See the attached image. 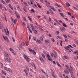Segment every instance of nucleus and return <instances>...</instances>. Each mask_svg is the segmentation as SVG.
<instances>
[{
    "label": "nucleus",
    "mask_w": 78,
    "mask_h": 78,
    "mask_svg": "<svg viewBox=\"0 0 78 78\" xmlns=\"http://www.w3.org/2000/svg\"><path fill=\"white\" fill-rule=\"evenodd\" d=\"M49 8L51 9V8H53V7L51 6L50 5H49Z\"/></svg>",
    "instance_id": "nucleus-62"
},
{
    "label": "nucleus",
    "mask_w": 78,
    "mask_h": 78,
    "mask_svg": "<svg viewBox=\"0 0 78 78\" xmlns=\"http://www.w3.org/2000/svg\"><path fill=\"white\" fill-rule=\"evenodd\" d=\"M53 52L55 53V54L53 53H51V56L54 58L55 59L57 58V53L56 52V51L54 50L53 51Z\"/></svg>",
    "instance_id": "nucleus-1"
},
{
    "label": "nucleus",
    "mask_w": 78,
    "mask_h": 78,
    "mask_svg": "<svg viewBox=\"0 0 78 78\" xmlns=\"http://www.w3.org/2000/svg\"><path fill=\"white\" fill-rule=\"evenodd\" d=\"M33 64L34 65V66L35 69H36V66H35V65L34 63H33Z\"/></svg>",
    "instance_id": "nucleus-63"
},
{
    "label": "nucleus",
    "mask_w": 78,
    "mask_h": 78,
    "mask_svg": "<svg viewBox=\"0 0 78 78\" xmlns=\"http://www.w3.org/2000/svg\"><path fill=\"white\" fill-rule=\"evenodd\" d=\"M12 53H13L14 55H16V52H14V51L13 50H12L11 51H10Z\"/></svg>",
    "instance_id": "nucleus-13"
},
{
    "label": "nucleus",
    "mask_w": 78,
    "mask_h": 78,
    "mask_svg": "<svg viewBox=\"0 0 78 78\" xmlns=\"http://www.w3.org/2000/svg\"><path fill=\"white\" fill-rule=\"evenodd\" d=\"M42 56L43 57V58H45V55H44L43 54H42Z\"/></svg>",
    "instance_id": "nucleus-50"
},
{
    "label": "nucleus",
    "mask_w": 78,
    "mask_h": 78,
    "mask_svg": "<svg viewBox=\"0 0 78 78\" xmlns=\"http://www.w3.org/2000/svg\"><path fill=\"white\" fill-rule=\"evenodd\" d=\"M31 35H30L29 36V40H30V39H31Z\"/></svg>",
    "instance_id": "nucleus-53"
},
{
    "label": "nucleus",
    "mask_w": 78,
    "mask_h": 78,
    "mask_svg": "<svg viewBox=\"0 0 78 78\" xmlns=\"http://www.w3.org/2000/svg\"><path fill=\"white\" fill-rule=\"evenodd\" d=\"M33 31H34V32L35 33V34H37V32L36 30H34Z\"/></svg>",
    "instance_id": "nucleus-30"
},
{
    "label": "nucleus",
    "mask_w": 78,
    "mask_h": 78,
    "mask_svg": "<svg viewBox=\"0 0 78 78\" xmlns=\"http://www.w3.org/2000/svg\"><path fill=\"white\" fill-rule=\"evenodd\" d=\"M56 63L57 64V65H58V66H59V67H61V65H60V64H59V63H58V62H56Z\"/></svg>",
    "instance_id": "nucleus-19"
},
{
    "label": "nucleus",
    "mask_w": 78,
    "mask_h": 78,
    "mask_svg": "<svg viewBox=\"0 0 78 78\" xmlns=\"http://www.w3.org/2000/svg\"><path fill=\"white\" fill-rule=\"evenodd\" d=\"M23 19L24 20V21L27 22V20L25 18V17H24Z\"/></svg>",
    "instance_id": "nucleus-46"
},
{
    "label": "nucleus",
    "mask_w": 78,
    "mask_h": 78,
    "mask_svg": "<svg viewBox=\"0 0 78 78\" xmlns=\"http://www.w3.org/2000/svg\"><path fill=\"white\" fill-rule=\"evenodd\" d=\"M41 70L43 73H44L45 74V72L43 70V69H41Z\"/></svg>",
    "instance_id": "nucleus-36"
},
{
    "label": "nucleus",
    "mask_w": 78,
    "mask_h": 78,
    "mask_svg": "<svg viewBox=\"0 0 78 78\" xmlns=\"http://www.w3.org/2000/svg\"><path fill=\"white\" fill-rule=\"evenodd\" d=\"M60 30L62 31H65L66 30V28H65V27H63V28H62V27H60Z\"/></svg>",
    "instance_id": "nucleus-9"
},
{
    "label": "nucleus",
    "mask_w": 78,
    "mask_h": 78,
    "mask_svg": "<svg viewBox=\"0 0 78 78\" xmlns=\"http://www.w3.org/2000/svg\"><path fill=\"white\" fill-rule=\"evenodd\" d=\"M5 57L6 58V59L7 61L9 62H11V58H9V57L8 56H5Z\"/></svg>",
    "instance_id": "nucleus-5"
},
{
    "label": "nucleus",
    "mask_w": 78,
    "mask_h": 78,
    "mask_svg": "<svg viewBox=\"0 0 78 78\" xmlns=\"http://www.w3.org/2000/svg\"><path fill=\"white\" fill-rule=\"evenodd\" d=\"M5 41H9V40H8V38L7 37H6L5 38V39H4Z\"/></svg>",
    "instance_id": "nucleus-15"
},
{
    "label": "nucleus",
    "mask_w": 78,
    "mask_h": 78,
    "mask_svg": "<svg viewBox=\"0 0 78 78\" xmlns=\"http://www.w3.org/2000/svg\"><path fill=\"white\" fill-rule=\"evenodd\" d=\"M37 3V5L38 6V7H39V8H41V5H39V4H38V3Z\"/></svg>",
    "instance_id": "nucleus-18"
},
{
    "label": "nucleus",
    "mask_w": 78,
    "mask_h": 78,
    "mask_svg": "<svg viewBox=\"0 0 78 78\" xmlns=\"http://www.w3.org/2000/svg\"><path fill=\"white\" fill-rule=\"evenodd\" d=\"M66 68L67 69H68V70L69 69V67H68V66H67V65H65Z\"/></svg>",
    "instance_id": "nucleus-33"
},
{
    "label": "nucleus",
    "mask_w": 78,
    "mask_h": 78,
    "mask_svg": "<svg viewBox=\"0 0 78 78\" xmlns=\"http://www.w3.org/2000/svg\"><path fill=\"white\" fill-rule=\"evenodd\" d=\"M58 37V38H59V39H62V38L61 37V36H57Z\"/></svg>",
    "instance_id": "nucleus-41"
},
{
    "label": "nucleus",
    "mask_w": 78,
    "mask_h": 78,
    "mask_svg": "<svg viewBox=\"0 0 78 78\" xmlns=\"http://www.w3.org/2000/svg\"><path fill=\"white\" fill-rule=\"evenodd\" d=\"M40 40L41 41H42H42H44V39H43V38H42V37H41L40 38Z\"/></svg>",
    "instance_id": "nucleus-25"
},
{
    "label": "nucleus",
    "mask_w": 78,
    "mask_h": 78,
    "mask_svg": "<svg viewBox=\"0 0 78 78\" xmlns=\"http://www.w3.org/2000/svg\"><path fill=\"white\" fill-rule=\"evenodd\" d=\"M67 13L70 16H72V14H71V13L69 12H67Z\"/></svg>",
    "instance_id": "nucleus-26"
},
{
    "label": "nucleus",
    "mask_w": 78,
    "mask_h": 78,
    "mask_svg": "<svg viewBox=\"0 0 78 78\" xmlns=\"http://www.w3.org/2000/svg\"><path fill=\"white\" fill-rule=\"evenodd\" d=\"M19 49L20 50H22V45H21V44L19 45Z\"/></svg>",
    "instance_id": "nucleus-8"
},
{
    "label": "nucleus",
    "mask_w": 78,
    "mask_h": 78,
    "mask_svg": "<svg viewBox=\"0 0 78 78\" xmlns=\"http://www.w3.org/2000/svg\"><path fill=\"white\" fill-rule=\"evenodd\" d=\"M37 42H38V43H39V44L41 43V41H40L39 40H37Z\"/></svg>",
    "instance_id": "nucleus-20"
},
{
    "label": "nucleus",
    "mask_w": 78,
    "mask_h": 78,
    "mask_svg": "<svg viewBox=\"0 0 78 78\" xmlns=\"http://www.w3.org/2000/svg\"><path fill=\"white\" fill-rule=\"evenodd\" d=\"M68 46H69V47H70L71 48H73V47H72V45H68Z\"/></svg>",
    "instance_id": "nucleus-59"
},
{
    "label": "nucleus",
    "mask_w": 78,
    "mask_h": 78,
    "mask_svg": "<svg viewBox=\"0 0 78 78\" xmlns=\"http://www.w3.org/2000/svg\"><path fill=\"white\" fill-rule=\"evenodd\" d=\"M23 24L24 26H25V25H26V24H25L24 22H23Z\"/></svg>",
    "instance_id": "nucleus-55"
},
{
    "label": "nucleus",
    "mask_w": 78,
    "mask_h": 78,
    "mask_svg": "<svg viewBox=\"0 0 78 78\" xmlns=\"http://www.w3.org/2000/svg\"><path fill=\"white\" fill-rule=\"evenodd\" d=\"M7 3H8L10 2V0H5Z\"/></svg>",
    "instance_id": "nucleus-21"
},
{
    "label": "nucleus",
    "mask_w": 78,
    "mask_h": 78,
    "mask_svg": "<svg viewBox=\"0 0 78 78\" xmlns=\"http://www.w3.org/2000/svg\"><path fill=\"white\" fill-rule=\"evenodd\" d=\"M9 31H7V32L6 33V35H7V36H8V34H9Z\"/></svg>",
    "instance_id": "nucleus-35"
},
{
    "label": "nucleus",
    "mask_w": 78,
    "mask_h": 78,
    "mask_svg": "<svg viewBox=\"0 0 78 78\" xmlns=\"http://www.w3.org/2000/svg\"><path fill=\"white\" fill-rule=\"evenodd\" d=\"M0 9H2L3 8V7L2 5L0 4Z\"/></svg>",
    "instance_id": "nucleus-40"
},
{
    "label": "nucleus",
    "mask_w": 78,
    "mask_h": 78,
    "mask_svg": "<svg viewBox=\"0 0 78 78\" xmlns=\"http://www.w3.org/2000/svg\"><path fill=\"white\" fill-rule=\"evenodd\" d=\"M24 4L25 5V6H28V5H27V3L25 2L24 3Z\"/></svg>",
    "instance_id": "nucleus-34"
},
{
    "label": "nucleus",
    "mask_w": 78,
    "mask_h": 78,
    "mask_svg": "<svg viewBox=\"0 0 78 78\" xmlns=\"http://www.w3.org/2000/svg\"><path fill=\"white\" fill-rule=\"evenodd\" d=\"M33 39L35 41H36V38L35 37H33Z\"/></svg>",
    "instance_id": "nucleus-60"
},
{
    "label": "nucleus",
    "mask_w": 78,
    "mask_h": 78,
    "mask_svg": "<svg viewBox=\"0 0 78 78\" xmlns=\"http://www.w3.org/2000/svg\"><path fill=\"white\" fill-rule=\"evenodd\" d=\"M69 72H70V73H71V74L73 73V72H72V70L69 69Z\"/></svg>",
    "instance_id": "nucleus-29"
},
{
    "label": "nucleus",
    "mask_w": 78,
    "mask_h": 78,
    "mask_svg": "<svg viewBox=\"0 0 78 78\" xmlns=\"http://www.w3.org/2000/svg\"><path fill=\"white\" fill-rule=\"evenodd\" d=\"M4 69L5 70H7V71H9V72H12V71L11 69H9V68H8L7 67H5Z\"/></svg>",
    "instance_id": "nucleus-4"
},
{
    "label": "nucleus",
    "mask_w": 78,
    "mask_h": 78,
    "mask_svg": "<svg viewBox=\"0 0 78 78\" xmlns=\"http://www.w3.org/2000/svg\"><path fill=\"white\" fill-rule=\"evenodd\" d=\"M28 18H29V20L31 21V18H30V17H29V16H28Z\"/></svg>",
    "instance_id": "nucleus-51"
},
{
    "label": "nucleus",
    "mask_w": 78,
    "mask_h": 78,
    "mask_svg": "<svg viewBox=\"0 0 78 78\" xmlns=\"http://www.w3.org/2000/svg\"><path fill=\"white\" fill-rule=\"evenodd\" d=\"M27 27L28 28V29L29 30H30V27H29V26H27Z\"/></svg>",
    "instance_id": "nucleus-45"
},
{
    "label": "nucleus",
    "mask_w": 78,
    "mask_h": 78,
    "mask_svg": "<svg viewBox=\"0 0 78 78\" xmlns=\"http://www.w3.org/2000/svg\"><path fill=\"white\" fill-rule=\"evenodd\" d=\"M9 6L10 7V8H12V6H11V5L10 4H9Z\"/></svg>",
    "instance_id": "nucleus-49"
},
{
    "label": "nucleus",
    "mask_w": 78,
    "mask_h": 78,
    "mask_svg": "<svg viewBox=\"0 0 78 78\" xmlns=\"http://www.w3.org/2000/svg\"><path fill=\"white\" fill-rule=\"evenodd\" d=\"M2 73L3 74H4L5 75H6V73H4L3 71H2Z\"/></svg>",
    "instance_id": "nucleus-32"
},
{
    "label": "nucleus",
    "mask_w": 78,
    "mask_h": 78,
    "mask_svg": "<svg viewBox=\"0 0 78 78\" xmlns=\"http://www.w3.org/2000/svg\"><path fill=\"white\" fill-rule=\"evenodd\" d=\"M55 5L56 6H57L58 7V8H61V6H60V5H58V4L56 3L55 4Z\"/></svg>",
    "instance_id": "nucleus-12"
},
{
    "label": "nucleus",
    "mask_w": 78,
    "mask_h": 78,
    "mask_svg": "<svg viewBox=\"0 0 78 78\" xmlns=\"http://www.w3.org/2000/svg\"><path fill=\"white\" fill-rule=\"evenodd\" d=\"M56 33L57 34V35L59 34V31H56Z\"/></svg>",
    "instance_id": "nucleus-44"
},
{
    "label": "nucleus",
    "mask_w": 78,
    "mask_h": 78,
    "mask_svg": "<svg viewBox=\"0 0 78 78\" xmlns=\"http://www.w3.org/2000/svg\"><path fill=\"white\" fill-rule=\"evenodd\" d=\"M16 22H17V19H15L14 21V23L15 24H16Z\"/></svg>",
    "instance_id": "nucleus-27"
},
{
    "label": "nucleus",
    "mask_w": 78,
    "mask_h": 78,
    "mask_svg": "<svg viewBox=\"0 0 78 78\" xmlns=\"http://www.w3.org/2000/svg\"><path fill=\"white\" fill-rule=\"evenodd\" d=\"M50 42V41H48V40H45V44H48V43H49V42Z\"/></svg>",
    "instance_id": "nucleus-16"
},
{
    "label": "nucleus",
    "mask_w": 78,
    "mask_h": 78,
    "mask_svg": "<svg viewBox=\"0 0 78 78\" xmlns=\"http://www.w3.org/2000/svg\"><path fill=\"white\" fill-rule=\"evenodd\" d=\"M39 28L40 30L42 31H44V30L42 29L41 28L39 27Z\"/></svg>",
    "instance_id": "nucleus-28"
},
{
    "label": "nucleus",
    "mask_w": 78,
    "mask_h": 78,
    "mask_svg": "<svg viewBox=\"0 0 78 78\" xmlns=\"http://www.w3.org/2000/svg\"><path fill=\"white\" fill-rule=\"evenodd\" d=\"M44 19H47V17L46 16L44 15Z\"/></svg>",
    "instance_id": "nucleus-52"
},
{
    "label": "nucleus",
    "mask_w": 78,
    "mask_h": 78,
    "mask_svg": "<svg viewBox=\"0 0 78 78\" xmlns=\"http://www.w3.org/2000/svg\"><path fill=\"white\" fill-rule=\"evenodd\" d=\"M26 69L27 70H30L29 69V68H28L27 67H26Z\"/></svg>",
    "instance_id": "nucleus-61"
},
{
    "label": "nucleus",
    "mask_w": 78,
    "mask_h": 78,
    "mask_svg": "<svg viewBox=\"0 0 78 78\" xmlns=\"http://www.w3.org/2000/svg\"><path fill=\"white\" fill-rule=\"evenodd\" d=\"M40 60L42 62H44V59H43V58L41 57L40 58Z\"/></svg>",
    "instance_id": "nucleus-10"
},
{
    "label": "nucleus",
    "mask_w": 78,
    "mask_h": 78,
    "mask_svg": "<svg viewBox=\"0 0 78 78\" xmlns=\"http://www.w3.org/2000/svg\"><path fill=\"white\" fill-rule=\"evenodd\" d=\"M63 26L65 27H67V26L66 25V24H65L64 23H63Z\"/></svg>",
    "instance_id": "nucleus-23"
},
{
    "label": "nucleus",
    "mask_w": 78,
    "mask_h": 78,
    "mask_svg": "<svg viewBox=\"0 0 78 78\" xmlns=\"http://www.w3.org/2000/svg\"><path fill=\"white\" fill-rule=\"evenodd\" d=\"M9 11L11 13V14H12V12L11 10H9Z\"/></svg>",
    "instance_id": "nucleus-57"
},
{
    "label": "nucleus",
    "mask_w": 78,
    "mask_h": 78,
    "mask_svg": "<svg viewBox=\"0 0 78 78\" xmlns=\"http://www.w3.org/2000/svg\"><path fill=\"white\" fill-rule=\"evenodd\" d=\"M71 76L72 78H75V76H73V74H71Z\"/></svg>",
    "instance_id": "nucleus-31"
},
{
    "label": "nucleus",
    "mask_w": 78,
    "mask_h": 78,
    "mask_svg": "<svg viewBox=\"0 0 78 78\" xmlns=\"http://www.w3.org/2000/svg\"><path fill=\"white\" fill-rule=\"evenodd\" d=\"M51 9H52V10H53L54 11H56V9H55L54 7L51 8Z\"/></svg>",
    "instance_id": "nucleus-39"
},
{
    "label": "nucleus",
    "mask_w": 78,
    "mask_h": 78,
    "mask_svg": "<svg viewBox=\"0 0 78 78\" xmlns=\"http://www.w3.org/2000/svg\"><path fill=\"white\" fill-rule=\"evenodd\" d=\"M66 5L67 6H70V4H69V3L68 2H66Z\"/></svg>",
    "instance_id": "nucleus-11"
},
{
    "label": "nucleus",
    "mask_w": 78,
    "mask_h": 78,
    "mask_svg": "<svg viewBox=\"0 0 78 78\" xmlns=\"http://www.w3.org/2000/svg\"><path fill=\"white\" fill-rule=\"evenodd\" d=\"M31 11H32V12H34V9H32L31 10Z\"/></svg>",
    "instance_id": "nucleus-43"
},
{
    "label": "nucleus",
    "mask_w": 78,
    "mask_h": 78,
    "mask_svg": "<svg viewBox=\"0 0 78 78\" xmlns=\"http://www.w3.org/2000/svg\"><path fill=\"white\" fill-rule=\"evenodd\" d=\"M65 73H69V72L68 71V70L67 69H65L64 71Z\"/></svg>",
    "instance_id": "nucleus-14"
},
{
    "label": "nucleus",
    "mask_w": 78,
    "mask_h": 78,
    "mask_svg": "<svg viewBox=\"0 0 78 78\" xmlns=\"http://www.w3.org/2000/svg\"><path fill=\"white\" fill-rule=\"evenodd\" d=\"M63 36L64 37H65V38H67V36L65 34H63Z\"/></svg>",
    "instance_id": "nucleus-37"
},
{
    "label": "nucleus",
    "mask_w": 78,
    "mask_h": 78,
    "mask_svg": "<svg viewBox=\"0 0 78 78\" xmlns=\"http://www.w3.org/2000/svg\"><path fill=\"white\" fill-rule=\"evenodd\" d=\"M23 56L24 58L25 59H26L27 61V62H30V59H29V58H28V57L26 55H25V54H24V55H23Z\"/></svg>",
    "instance_id": "nucleus-2"
},
{
    "label": "nucleus",
    "mask_w": 78,
    "mask_h": 78,
    "mask_svg": "<svg viewBox=\"0 0 78 78\" xmlns=\"http://www.w3.org/2000/svg\"><path fill=\"white\" fill-rule=\"evenodd\" d=\"M73 8H74V9H76V10H77V9L75 8V7L73 6Z\"/></svg>",
    "instance_id": "nucleus-56"
},
{
    "label": "nucleus",
    "mask_w": 78,
    "mask_h": 78,
    "mask_svg": "<svg viewBox=\"0 0 78 78\" xmlns=\"http://www.w3.org/2000/svg\"><path fill=\"white\" fill-rule=\"evenodd\" d=\"M32 53L34 55H36V52H35V51L34 50L32 51Z\"/></svg>",
    "instance_id": "nucleus-17"
},
{
    "label": "nucleus",
    "mask_w": 78,
    "mask_h": 78,
    "mask_svg": "<svg viewBox=\"0 0 78 78\" xmlns=\"http://www.w3.org/2000/svg\"><path fill=\"white\" fill-rule=\"evenodd\" d=\"M29 31L30 32V33H33V32H32V31L31 30V29L29 30Z\"/></svg>",
    "instance_id": "nucleus-54"
},
{
    "label": "nucleus",
    "mask_w": 78,
    "mask_h": 78,
    "mask_svg": "<svg viewBox=\"0 0 78 78\" xmlns=\"http://www.w3.org/2000/svg\"><path fill=\"white\" fill-rule=\"evenodd\" d=\"M22 45H25V43L24 42H23L22 43Z\"/></svg>",
    "instance_id": "nucleus-47"
},
{
    "label": "nucleus",
    "mask_w": 78,
    "mask_h": 78,
    "mask_svg": "<svg viewBox=\"0 0 78 78\" xmlns=\"http://www.w3.org/2000/svg\"><path fill=\"white\" fill-rule=\"evenodd\" d=\"M30 26H31L32 29L33 30H34V26H33V24H30Z\"/></svg>",
    "instance_id": "nucleus-6"
},
{
    "label": "nucleus",
    "mask_w": 78,
    "mask_h": 78,
    "mask_svg": "<svg viewBox=\"0 0 78 78\" xmlns=\"http://www.w3.org/2000/svg\"><path fill=\"white\" fill-rule=\"evenodd\" d=\"M13 2L14 3H15V4H17V2H16V1H14Z\"/></svg>",
    "instance_id": "nucleus-64"
},
{
    "label": "nucleus",
    "mask_w": 78,
    "mask_h": 78,
    "mask_svg": "<svg viewBox=\"0 0 78 78\" xmlns=\"http://www.w3.org/2000/svg\"><path fill=\"white\" fill-rule=\"evenodd\" d=\"M59 14L61 16H62V17H64V15H63V13H60Z\"/></svg>",
    "instance_id": "nucleus-24"
},
{
    "label": "nucleus",
    "mask_w": 78,
    "mask_h": 78,
    "mask_svg": "<svg viewBox=\"0 0 78 78\" xmlns=\"http://www.w3.org/2000/svg\"><path fill=\"white\" fill-rule=\"evenodd\" d=\"M29 50L30 52H31V51H33V50L30 49V48H29Z\"/></svg>",
    "instance_id": "nucleus-38"
},
{
    "label": "nucleus",
    "mask_w": 78,
    "mask_h": 78,
    "mask_svg": "<svg viewBox=\"0 0 78 78\" xmlns=\"http://www.w3.org/2000/svg\"><path fill=\"white\" fill-rule=\"evenodd\" d=\"M51 40L53 41V42H55V40H54V39H53V38H52Z\"/></svg>",
    "instance_id": "nucleus-58"
},
{
    "label": "nucleus",
    "mask_w": 78,
    "mask_h": 78,
    "mask_svg": "<svg viewBox=\"0 0 78 78\" xmlns=\"http://www.w3.org/2000/svg\"><path fill=\"white\" fill-rule=\"evenodd\" d=\"M16 16L17 18H18V19L20 18V16L19 15V14H17Z\"/></svg>",
    "instance_id": "nucleus-22"
},
{
    "label": "nucleus",
    "mask_w": 78,
    "mask_h": 78,
    "mask_svg": "<svg viewBox=\"0 0 78 78\" xmlns=\"http://www.w3.org/2000/svg\"><path fill=\"white\" fill-rule=\"evenodd\" d=\"M49 22H51V18H50V17H49Z\"/></svg>",
    "instance_id": "nucleus-42"
},
{
    "label": "nucleus",
    "mask_w": 78,
    "mask_h": 78,
    "mask_svg": "<svg viewBox=\"0 0 78 78\" xmlns=\"http://www.w3.org/2000/svg\"><path fill=\"white\" fill-rule=\"evenodd\" d=\"M52 63L54 64H56V62H55V61H53Z\"/></svg>",
    "instance_id": "nucleus-48"
},
{
    "label": "nucleus",
    "mask_w": 78,
    "mask_h": 78,
    "mask_svg": "<svg viewBox=\"0 0 78 78\" xmlns=\"http://www.w3.org/2000/svg\"><path fill=\"white\" fill-rule=\"evenodd\" d=\"M47 58H48V60H49L50 61L52 62V59L51 58L49 55L48 54H47Z\"/></svg>",
    "instance_id": "nucleus-3"
},
{
    "label": "nucleus",
    "mask_w": 78,
    "mask_h": 78,
    "mask_svg": "<svg viewBox=\"0 0 78 78\" xmlns=\"http://www.w3.org/2000/svg\"><path fill=\"white\" fill-rule=\"evenodd\" d=\"M65 48L67 50H69V48H70V47L69 46H67V47H65Z\"/></svg>",
    "instance_id": "nucleus-7"
}]
</instances>
